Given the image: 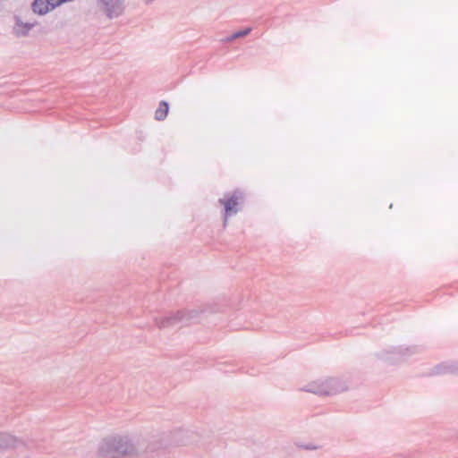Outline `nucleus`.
<instances>
[{"mask_svg":"<svg viewBox=\"0 0 458 458\" xmlns=\"http://www.w3.org/2000/svg\"><path fill=\"white\" fill-rule=\"evenodd\" d=\"M123 0H101L102 7L109 17L118 16L122 13Z\"/></svg>","mask_w":458,"mask_h":458,"instance_id":"nucleus-5","label":"nucleus"},{"mask_svg":"<svg viewBox=\"0 0 458 458\" xmlns=\"http://www.w3.org/2000/svg\"><path fill=\"white\" fill-rule=\"evenodd\" d=\"M298 447L304 449V450H310V451L317 450L319 448V446L314 443L298 445Z\"/></svg>","mask_w":458,"mask_h":458,"instance_id":"nucleus-12","label":"nucleus"},{"mask_svg":"<svg viewBox=\"0 0 458 458\" xmlns=\"http://www.w3.org/2000/svg\"><path fill=\"white\" fill-rule=\"evenodd\" d=\"M204 308H194L191 310H183L182 311H186L185 323L198 320L200 317V314L204 312Z\"/></svg>","mask_w":458,"mask_h":458,"instance_id":"nucleus-9","label":"nucleus"},{"mask_svg":"<svg viewBox=\"0 0 458 458\" xmlns=\"http://www.w3.org/2000/svg\"><path fill=\"white\" fill-rule=\"evenodd\" d=\"M20 441L14 436L8 433H0V453L2 451L15 448Z\"/></svg>","mask_w":458,"mask_h":458,"instance_id":"nucleus-7","label":"nucleus"},{"mask_svg":"<svg viewBox=\"0 0 458 458\" xmlns=\"http://www.w3.org/2000/svg\"><path fill=\"white\" fill-rule=\"evenodd\" d=\"M250 32V28H247L245 30H240L238 32H235L233 33L229 38L228 40H233V39H236V38H242V37H245L247 36L249 33Z\"/></svg>","mask_w":458,"mask_h":458,"instance_id":"nucleus-11","label":"nucleus"},{"mask_svg":"<svg viewBox=\"0 0 458 458\" xmlns=\"http://www.w3.org/2000/svg\"><path fill=\"white\" fill-rule=\"evenodd\" d=\"M56 6H58V1L55 0H35L32 3L33 12L40 15L46 14Z\"/></svg>","mask_w":458,"mask_h":458,"instance_id":"nucleus-6","label":"nucleus"},{"mask_svg":"<svg viewBox=\"0 0 458 458\" xmlns=\"http://www.w3.org/2000/svg\"><path fill=\"white\" fill-rule=\"evenodd\" d=\"M345 382L336 377H320L311 380L301 387V390L317 395L337 394L347 390Z\"/></svg>","mask_w":458,"mask_h":458,"instance_id":"nucleus-2","label":"nucleus"},{"mask_svg":"<svg viewBox=\"0 0 458 458\" xmlns=\"http://www.w3.org/2000/svg\"><path fill=\"white\" fill-rule=\"evenodd\" d=\"M186 316V311L178 310L174 313H170L165 316L157 317L155 318V323L159 328H169L176 326L179 323H185L184 317Z\"/></svg>","mask_w":458,"mask_h":458,"instance_id":"nucleus-4","label":"nucleus"},{"mask_svg":"<svg viewBox=\"0 0 458 458\" xmlns=\"http://www.w3.org/2000/svg\"><path fill=\"white\" fill-rule=\"evenodd\" d=\"M168 104L166 102H160L158 108L155 112V118L158 121L164 120L168 114Z\"/></svg>","mask_w":458,"mask_h":458,"instance_id":"nucleus-10","label":"nucleus"},{"mask_svg":"<svg viewBox=\"0 0 458 458\" xmlns=\"http://www.w3.org/2000/svg\"><path fill=\"white\" fill-rule=\"evenodd\" d=\"M144 438L136 434H115L103 438L98 448L101 458L138 457L146 452Z\"/></svg>","mask_w":458,"mask_h":458,"instance_id":"nucleus-1","label":"nucleus"},{"mask_svg":"<svg viewBox=\"0 0 458 458\" xmlns=\"http://www.w3.org/2000/svg\"><path fill=\"white\" fill-rule=\"evenodd\" d=\"M34 24L32 23H25L21 21H18L13 28L14 33L18 37H25L28 35L29 31L33 28Z\"/></svg>","mask_w":458,"mask_h":458,"instance_id":"nucleus-8","label":"nucleus"},{"mask_svg":"<svg viewBox=\"0 0 458 458\" xmlns=\"http://www.w3.org/2000/svg\"><path fill=\"white\" fill-rule=\"evenodd\" d=\"M243 199L242 193L241 191H234L230 196H225L219 199V203L225 207V220L224 225H226L229 216L235 215L239 212V206Z\"/></svg>","mask_w":458,"mask_h":458,"instance_id":"nucleus-3","label":"nucleus"}]
</instances>
